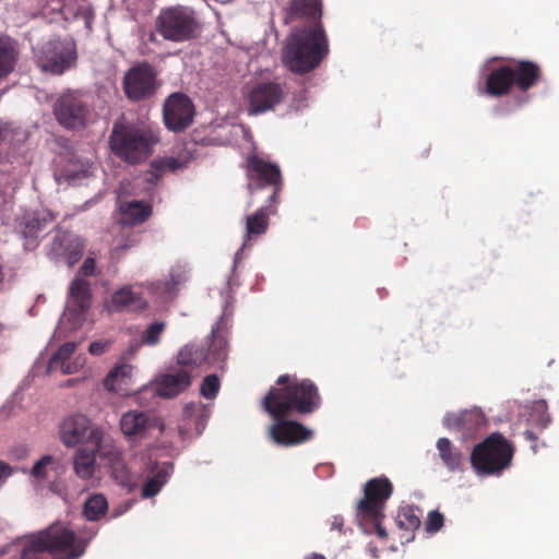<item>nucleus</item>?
Here are the masks:
<instances>
[{
  "label": "nucleus",
  "mask_w": 559,
  "mask_h": 559,
  "mask_svg": "<svg viewBox=\"0 0 559 559\" xmlns=\"http://www.w3.org/2000/svg\"><path fill=\"white\" fill-rule=\"evenodd\" d=\"M281 388H272L264 396V411L274 419L269 428L272 440L281 445H294L311 439L312 431L301 424L289 420L293 414L312 412L314 386L310 380L290 381L288 374L278 377Z\"/></svg>",
  "instance_id": "obj_1"
},
{
  "label": "nucleus",
  "mask_w": 559,
  "mask_h": 559,
  "mask_svg": "<svg viewBox=\"0 0 559 559\" xmlns=\"http://www.w3.org/2000/svg\"><path fill=\"white\" fill-rule=\"evenodd\" d=\"M108 142L116 157L127 164L138 165L152 155L158 136L147 126L117 120Z\"/></svg>",
  "instance_id": "obj_2"
},
{
  "label": "nucleus",
  "mask_w": 559,
  "mask_h": 559,
  "mask_svg": "<svg viewBox=\"0 0 559 559\" xmlns=\"http://www.w3.org/2000/svg\"><path fill=\"white\" fill-rule=\"evenodd\" d=\"M543 75L542 67L535 61L510 59L488 73L485 90L492 97L509 95L513 87L526 93L542 82Z\"/></svg>",
  "instance_id": "obj_3"
},
{
  "label": "nucleus",
  "mask_w": 559,
  "mask_h": 559,
  "mask_svg": "<svg viewBox=\"0 0 559 559\" xmlns=\"http://www.w3.org/2000/svg\"><path fill=\"white\" fill-rule=\"evenodd\" d=\"M514 447L501 433L493 432L476 444L471 453L474 469L484 475H499L511 464Z\"/></svg>",
  "instance_id": "obj_4"
},
{
  "label": "nucleus",
  "mask_w": 559,
  "mask_h": 559,
  "mask_svg": "<svg viewBox=\"0 0 559 559\" xmlns=\"http://www.w3.org/2000/svg\"><path fill=\"white\" fill-rule=\"evenodd\" d=\"M282 62L296 74L314 69V26L295 28L282 48Z\"/></svg>",
  "instance_id": "obj_5"
},
{
  "label": "nucleus",
  "mask_w": 559,
  "mask_h": 559,
  "mask_svg": "<svg viewBox=\"0 0 559 559\" xmlns=\"http://www.w3.org/2000/svg\"><path fill=\"white\" fill-rule=\"evenodd\" d=\"M199 23L195 11L185 5L163 9L156 19V31L166 40L183 43L197 37Z\"/></svg>",
  "instance_id": "obj_6"
},
{
  "label": "nucleus",
  "mask_w": 559,
  "mask_h": 559,
  "mask_svg": "<svg viewBox=\"0 0 559 559\" xmlns=\"http://www.w3.org/2000/svg\"><path fill=\"white\" fill-rule=\"evenodd\" d=\"M47 552L56 559H79L86 550L88 539L78 537L66 524L56 522L37 533Z\"/></svg>",
  "instance_id": "obj_7"
},
{
  "label": "nucleus",
  "mask_w": 559,
  "mask_h": 559,
  "mask_svg": "<svg viewBox=\"0 0 559 559\" xmlns=\"http://www.w3.org/2000/svg\"><path fill=\"white\" fill-rule=\"evenodd\" d=\"M76 62L75 45L69 40L51 39L36 53V63L45 72L61 75Z\"/></svg>",
  "instance_id": "obj_8"
},
{
  "label": "nucleus",
  "mask_w": 559,
  "mask_h": 559,
  "mask_svg": "<svg viewBox=\"0 0 559 559\" xmlns=\"http://www.w3.org/2000/svg\"><path fill=\"white\" fill-rule=\"evenodd\" d=\"M227 342L214 336L210 345L190 343L183 346L177 355V365L181 369L192 370L203 365H214L226 358Z\"/></svg>",
  "instance_id": "obj_9"
},
{
  "label": "nucleus",
  "mask_w": 559,
  "mask_h": 559,
  "mask_svg": "<svg viewBox=\"0 0 559 559\" xmlns=\"http://www.w3.org/2000/svg\"><path fill=\"white\" fill-rule=\"evenodd\" d=\"M393 492V485L385 476L369 479L364 486V497L357 503V515L377 521L384 518V507Z\"/></svg>",
  "instance_id": "obj_10"
},
{
  "label": "nucleus",
  "mask_w": 559,
  "mask_h": 559,
  "mask_svg": "<svg viewBox=\"0 0 559 559\" xmlns=\"http://www.w3.org/2000/svg\"><path fill=\"white\" fill-rule=\"evenodd\" d=\"M53 115L59 124L66 129H83L87 126L91 108L83 94L69 91L56 100Z\"/></svg>",
  "instance_id": "obj_11"
},
{
  "label": "nucleus",
  "mask_w": 559,
  "mask_h": 559,
  "mask_svg": "<svg viewBox=\"0 0 559 559\" xmlns=\"http://www.w3.org/2000/svg\"><path fill=\"white\" fill-rule=\"evenodd\" d=\"M122 87L124 95L131 102L151 98L157 90L154 68L147 62L132 67L123 76Z\"/></svg>",
  "instance_id": "obj_12"
},
{
  "label": "nucleus",
  "mask_w": 559,
  "mask_h": 559,
  "mask_svg": "<svg viewBox=\"0 0 559 559\" xmlns=\"http://www.w3.org/2000/svg\"><path fill=\"white\" fill-rule=\"evenodd\" d=\"M99 432V442H104V430L93 425L90 418L82 414L66 417L59 425V439L66 448L83 447L87 444L92 431Z\"/></svg>",
  "instance_id": "obj_13"
},
{
  "label": "nucleus",
  "mask_w": 559,
  "mask_h": 559,
  "mask_svg": "<svg viewBox=\"0 0 559 559\" xmlns=\"http://www.w3.org/2000/svg\"><path fill=\"white\" fill-rule=\"evenodd\" d=\"M194 105L183 93L170 94L163 106V118L166 128L174 132L186 130L193 122Z\"/></svg>",
  "instance_id": "obj_14"
},
{
  "label": "nucleus",
  "mask_w": 559,
  "mask_h": 559,
  "mask_svg": "<svg viewBox=\"0 0 559 559\" xmlns=\"http://www.w3.org/2000/svg\"><path fill=\"white\" fill-rule=\"evenodd\" d=\"M285 97V90L277 82L255 83L247 93L248 112L259 115L273 110Z\"/></svg>",
  "instance_id": "obj_15"
},
{
  "label": "nucleus",
  "mask_w": 559,
  "mask_h": 559,
  "mask_svg": "<svg viewBox=\"0 0 559 559\" xmlns=\"http://www.w3.org/2000/svg\"><path fill=\"white\" fill-rule=\"evenodd\" d=\"M247 170L248 176L257 180L261 187L271 186L273 188L270 201L276 202L283 187L280 167L253 155L247 159Z\"/></svg>",
  "instance_id": "obj_16"
},
{
  "label": "nucleus",
  "mask_w": 559,
  "mask_h": 559,
  "mask_svg": "<svg viewBox=\"0 0 559 559\" xmlns=\"http://www.w3.org/2000/svg\"><path fill=\"white\" fill-rule=\"evenodd\" d=\"M106 453L103 442H99V432L92 431L87 444L79 447L73 456V469L75 475L84 480L91 479L96 469V455Z\"/></svg>",
  "instance_id": "obj_17"
},
{
  "label": "nucleus",
  "mask_w": 559,
  "mask_h": 559,
  "mask_svg": "<svg viewBox=\"0 0 559 559\" xmlns=\"http://www.w3.org/2000/svg\"><path fill=\"white\" fill-rule=\"evenodd\" d=\"M84 241L81 237L66 230H58L51 242L56 257H63L69 265L75 264L83 255Z\"/></svg>",
  "instance_id": "obj_18"
},
{
  "label": "nucleus",
  "mask_w": 559,
  "mask_h": 559,
  "mask_svg": "<svg viewBox=\"0 0 559 559\" xmlns=\"http://www.w3.org/2000/svg\"><path fill=\"white\" fill-rule=\"evenodd\" d=\"M91 283L76 276L69 287V312L75 319H81L92 306Z\"/></svg>",
  "instance_id": "obj_19"
},
{
  "label": "nucleus",
  "mask_w": 559,
  "mask_h": 559,
  "mask_svg": "<svg viewBox=\"0 0 559 559\" xmlns=\"http://www.w3.org/2000/svg\"><path fill=\"white\" fill-rule=\"evenodd\" d=\"M192 382V377L187 369H174L163 374L156 384V391L162 397H175L186 391Z\"/></svg>",
  "instance_id": "obj_20"
},
{
  "label": "nucleus",
  "mask_w": 559,
  "mask_h": 559,
  "mask_svg": "<svg viewBox=\"0 0 559 559\" xmlns=\"http://www.w3.org/2000/svg\"><path fill=\"white\" fill-rule=\"evenodd\" d=\"M156 425L155 417L140 411L127 412L120 419L121 431L130 438H143Z\"/></svg>",
  "instance_id": "obj_21"
},
{
  "label": "nucleus",
  "mask_w": 559,
  "mask_h": 559,
  "mask_svg": "<svg viewBox=\"0 0 559 559\" xmlns=\"http://www.w3.org/2000/svg\"><path fill=\"white\" fill-rule=\"evenodd\" d=\"M147 307V301L140 292L133 290L131 285L117 289L110 298L109 310L122 312L126 310L141 311Z\"/></svg>",
  "instance_id": "obj_22"
},
{
  "label": "nucleus",
  "mask_w": 559,
  "mask_h": 559,
  "mask_svg": "<svg viewBox=\"0 0 559 559\" xmlns=\"http://www.w3.org/2000/svg\"><path fill=\"white\" fill-rule=\"evenodd\" d=\"M443 423L448 428L455 429L469 437L484 426L485 417L479 411L471 409L460 414H448Z\"/></svg>",
  "instance_id": "obj_23"
},
{
  "label": "nucleus",
  "mask_w": 559,
  "mask_h": 559,
  "mask_svg": "<svg viewBox=\"0 0 559 559\" xmlns=\"http://www.w3.org/2000/svg\"><path fill=\"white\" fill-rule=\"evenodd\" d=\"M120 224L133 227L146 222L153 211L152 206L143 201H123L119 204Z\"/></svg>",
  "instance_id": "obj_24"
},
{
  "label": "nucleus",
  "mask_w": 559,
  "mask_h": 559,
  "mask_svg": "<svg viewBox=\"0 0 559 559\" xmlns=\"http://www.w3.org/2000/svg\"><path fill=\"white\" fill-rule=\"evenodd\" d=\"M133 367L129 364H119L114 367L104 379V386L109 392L128 394L132 380Z\"/></svg>",
  "instance_id": "obj_25"
},
{
  "label": "nucleus",
  "mask_w": 559,
  "mask_h": 559,
  "mask_svg": "<svg viewBox=\"0 0 559 559\" xmlns=\"http://www.w3.org/2000/svg\"><path fill=\"white\" fill-rule=\"evenodd\" d=\"M55 219L56 215L49 210L36 211L25 217L21 224V234L25 239H36Z\"/></svg>",
  "instance_id": "obj_26"
},
{
  "label": "nucleus",
  "mask_w": 559,
  "mask_h": 559,
  "mask_svg": "<svg viewBox=\"0 0 559 559\" xmlns=\"http://www.w3.org/2000/svg\"><path fill=\"white\" fill-rule=\"evenodd\" d=\"M75 348L76 344L74 342H67L61 345L49 359L48 370L53 371L60 369L63 374L76 372L82 364H79L78 361L68 362Z\"/></svg>",
  "instance_id": "obj_27"
},
{
  "label": "nucleus",
  "mask_w": 559,
  "mask_h": 559,
  "mask_svg": "<svg viewBox=\"0 0 559 559\" xmlns=\"http://www.w3.org/2000/svg\"><path fill=\"white\" fill-rule=\"evenodd\" d=\"M269 209L260 207L246 218V233L242 247L250 246V241L264 235L269 228Z\"/></svg>",
  "instance_id": "obj_28"
},
{
  "label": "nucleus",
  "mask_w": 559,
  "mask_h": 559,
  "mask_svg": "<svg viewBox=\"0 0 559 559\" xmlns=\"http://www.w3.org/2000/svg\"><path fill=\"white\" fill-rule=\"evenodd\" d=\"M20 51L17 43L10 36H0V78L11 74L17 63Z\"/></svg>",
  "instance_id": "obj_29"
},
{
  "label": "nucleus",
  "mask_w": 559,
  "mask_h": 559,
  "mask_svg": "<svg viewBox=\"0 0 559 559\" xmlns=\"http://www.w3.org/2000/svg\"><path fill=\"white\" fill-rule=\"evenodd\" d=\"M102 456L109 457L111 476L116 483L131 490L134 487L133 476L121 453L118 450H109L102 453Z\"/></svg>",
  "instance_id": "obj_30"
},
{
  "label": "nucleus",
  "mask_w": 559,
  "mask_h": 559,
  "mask_svg": "<svg viewBox=\"0 0 559 559\" xmlns=\"http://www.w3.org/2000/svg\"><path fill=\"white\" fill-rule=\"evenodd\" d=\"M437 449L440 459L449 471L455 472L462 469L463 454L448 438H440L437 441Z\"/></svg>",
  "instance_id": "obj_31"
},
{
  "label": "nucleus",
  "mask_w": 559,
  "mask_h": 559,
  "mask_svg": "<svg viewBox=\"0 0 559 559\" xmlns=\"http://www.w3.org/2000/svg\"><path fill=\"white\" fill-rule=\"evenodd\" d=\"M59 467V460L50 454L43 455L36 461L29 471L31 477L37 484H43L50 479L51 474Z\"/></svg>",
  "instance_id": "obj_32"
},
{
  "label": "nucleus",
  "mask_w": 559,
  "mask_h": 559,
  "mask_svg": "<svg viewBox=\"0 0 559 559\" xmlns=\"http://www.w3.org/2000/svg\"><path fill=\"white\" fill-rule=\"evenodd\" d=\"M169 471L167 466H157L153 469V475L142 486L141 495L143 498L156 496L162 487L167 483Z\"/></svg>",
  "instance_id": "obj_33"
},
{
  "label": "nucleus",
  "mask_w": 559,
  "mask_h": 559,
  "mask_svg": "<svg viewBox=\"0 0 559 559\" xmlns=\"http://www.w3.org/2000/svg\"><path fill=\"white\" fill-rule=\"evenodd\" d=\"M108 510V502L103 493L90 496L83 506V514L88 521H98Z\"/></svg>",
  "instance_id": "obj_34"
},
{
  "label": "nucleus",
  "mask_w": 559,
  "mask_h": 559,
  "mask_svg": "<svg viewBox=\"0 0 559 559\" xmlns=\"http://www.w3.org/2000/svg\"><path fill=\"white\" fill-rule=\"evenodd\" d=\"M417 509L407 506L402 508L396 516V524L401 530L413 533L420 527L421 521L417 514Z\"/></svg>",
  "instance_id": "obj_35"
},
{
  "label": "nucleus",
  "mask_w": 559,
  "mask_h": 559,
  "mask_svg": "<svg viewBox=\"0 0 559 559\" xmlns=\"http://www.w3.org/2000/svg\"><path fill=\"white\" fill-rule=\"evenodd\" d=\"M44 552H47L44 542L36 533L27 538L22 550L21 559H41Z\"/></svg>",
  "instance_id": "obj_36"
},
{
  "label": "nucleus",
  "mask_w": 559,
  "mask_h": 559,
  "mask_svg": "<svg viewBox=\"0 0 559 559\" xmlns=\"http://www.w3.org/2000/svg\"><path fill=\"white\" fill-rule=\"evenodd\" d=\"M165 322H153L151 323L141 335V343L147 346H155L159 343L163 333L165 332Z\"/></svg>",
  "instance_id": "obj_37"
},
{
  "label": "nucleus",
  "mask_w": 559,
  "mask_h": 559,
  "mask_svg": "<svg viewBox=\"0 0 559 559\" xmlns=\"http://www.w3.org/2000/svg\"><path fill=\"white\" fill-rule=\"evenodd\" d=\"M320 13V3L317 0V15ZM329 53V43L322 23L317 17V67Z\"/></svg>",
  "instance_id": "obj_38"
},
{
  "label": "nucleus",
  "mask_w": 559,
  "mask_h": 559,
  "mask_svg": "<svg viewBox=\"0 0 559 559\" xmlns=\"http://www.w3.org/2000/svg\"><path fill=\"white\" fill-rule=\"evenodd\" d=\"M221 388L219 379L216 374L206 376L200 388V393L203 397L207 400H213L218 394Z\"/></svg>",
  "instance_id": "obj_39"
},
{
  "label": "nucleus",
  "mask_w": 559,
  "mask_h": 559,
  "mask_svg": "<svg viewBox=\"0 0 559 559\" xmlns=\"http://www.w3.org/2000/svg\"><path fill=\"white\" fill-rule=\"evenodd\" d=\"M444 522V516L439 511H430L428 513L427 522H426V531L430 533L438 532Z\"/></svg>",
  "instance_id": "obj_40"
},
{
  "label": "nucleus",
  "mask_w": 559,
  "mask_h": 559,
  "mask_svg": "<svg viewBox=\"0 0 559 559\" xmlns=\"http://www.w3.org/2000/svg\"><path fill=\"white\" fill-rule=\"evenodd\" d=\"M534 411L537 412V411H540L542 414L539 415L538 419H537V425L544 429L546 428L549 423H550V416L549 414H547V405H546V402L545 401H539L535 404V407H534Z\"/></svg>",
  "instance_id": "obj_41"
},
{
  "label": "nucleus",
  "mask_w": 559,
  "mask_h": 559,
  "mask_svg": "<svg viewBox=\"0 0 559 559\" xmlns=\"http://www.w3.org/2000/svg\"><path fill=\"white\" fill-rule=\"evenodd\" d=\"M110 346L108 341H94L88 346V353L94 356L104 354Z\"/></svg>",
  "instance_id": "obj_42"
},
{
  "label": "nucleus",
  "mask_w": 559,
  "mask_h": 559,
  "mask_svg": "<svg viewBox=\"0 0 559 559\" xmlns=\"http://www.w3.org/2000/svg\"><path fill=\"white\" fill-rule=\"evenodd\" d=\"M96 262L94 258H86L80 267V273L83 276H92L95 273Z\"/></svg>",
  "instance_id": "obj_43"
},
{
  "label": "nucleus",
  "mask_w": 559,
  "mask_h": 559,
  "mask_svg": "<svg viewBox=\"0 0 559 559\" xmlns=\"http://www.w3.org/2000/svg\"><path fill=\"white\" fill-rule=\"evenodd\" d=\"M14 469L8 463L0 461V486L13 474Z\"/></svg>",
  "instance_id": "obj_44"
},
{
  "label": "nucleus",
  "mask_w": 559,
  "mask_h": 559,
  "mask_svg": "<svg viewBox=\"0 0 559 559\" xmlns=\"http://www.w3.org/2000/svg\"><path fill=\"white\" fill-rule=\"evenodd\" d=\"M136 243H138V238H135V237L129 238L126 242H123V243L117 246L116 248H114L112 253L114 254H118L119 251H124V250H127L129 248H132Z\"/></svg>",
  "instance_id": "obj_45"
},
{
  "label": "nucleus",
  "mask_w": 559,
  "mask_h": 559,
  "mask_svg": "<svg viewBox=\"0 0 559 559\" xmlns=\"http://www.w3.org/2000/svg\"><path fill=\"white\" fill-rule=\"evenodd\" d=\"M383 519H379L377 521H371L376 525L377 534L380 538H386L388 534L385 530L381 526V521Z\"/></svg>",
  "instance_id": "obj_46"
},
{
  "label": "nucleus",
  "mask_w": 559,
  "mask_h": 559,
  "mask_svg": "<svg viewBox=\"0 0 559 559\" xmlns=\"http://www.w3.org/2000/svg\"><path fill=\"white\" fill-rule=\"evenodd\" d=\"M301 2L307 7V11L301 12V14L312 15L314 12V0H302Z\"/></svg>",
  "instance_id": "obj_47"
},
{
  "label": "nucleus",
  "mask_w": 559,
  "mask_h": 559,
  "mask_svg": "<svg viewBox=\"0 0 559 559\" xmlns=\"http://www.w3.org/2000/svg\"><path fill=\"white\" fill-rule=\"evenodd\" d=\"M523 435H524V438L532 443H535V441L537 440V436L532 430L527 429L524 431Z\"/></svg>",
  "instance_id": "obj_48"
},
{
  "label": "nucleus",
  "mask_w": 559,
  "mask_h": 559,
  "mask_svg": "<svg viewBox=\"0 0 559 559\" xmlns=\"http://www.w3.org/2000/svg\"><path fill=\"white\" fill-rule=\"evenodd\" d=\"M299 4H300V3H299V1H295V3H294L295 9H296L297 11H300V9H299Z\"/></svg>",
  "instance_id": "obj_49"
},
{
  "label": "nucleus",
  "mask_w": 559,
  "mask_h": 559,
  "mask_svg": "<svg viewBox=\"0 0 559 559\" xmlns=\"http://www.w3.org/2000/svg\"><path fill=\"white\" fill-rule=\"evenodd\" d=\"M317 559H326L324 556L317 554Z\"/></svg>",
  "instance_id": "obj_50"
},
{
  "label": "nucleus",
  "mask_w": 559,
  "mask_h": 559,
  "mask_svg": "<svg viewBox=\"0 0 559 559\" xmlns=\"http://www.w3.org/2000/svg\"><path fill=\"white\" fill-rule=\"evenodd\" d=\"M306 559H314V554H312V555H310V556L306 557Z\"/></svg>",
  "instance_id": "obj_51"
},
{
  "label": "nucleus",
  "mask_w": 559,
  "mask_h": 559,
  "mask_svg": "<svg viewBox=\"0 0 559 559\" xmlns=\"http://www.w3.org/2000/svg\"><path fill=\"white\" fill-rule=\"evenodd\" d=\"M67 177H68V179H74L76 176H70V175H68Z\"/></svg>",
  "instance_id": "obj_52"
},
{
  "label": "nucleus",
  "mask_w": 559,
  "mask_h": 559,
  "mask_svg": "<svg viewBox=\"0 0 559 559\" xmlns=\"http://www.w3.org/2000/svg\"><path fill=\"white\" fill-rule=\"evenodd\" d=\"M532 449H533L534 452H536V444H533Z\"/></svg>",
  "instance_id": "obj_53"
},
{
  "label": "nucleus",
  "mask_w": 559,
  "mask_h": 559,
  "mask_svg": "<svg viewBox=\"0 0 559 559\" xmlns=\"http://www.w3.org/2000/svg\"><path fill=\"white\" fill-rule=\"evenodd\" d=\"M2 329H3V325L0 323V332L2 331Z\"/></svg>",
  "instance_id": "obj_54"
}]
</instances>
